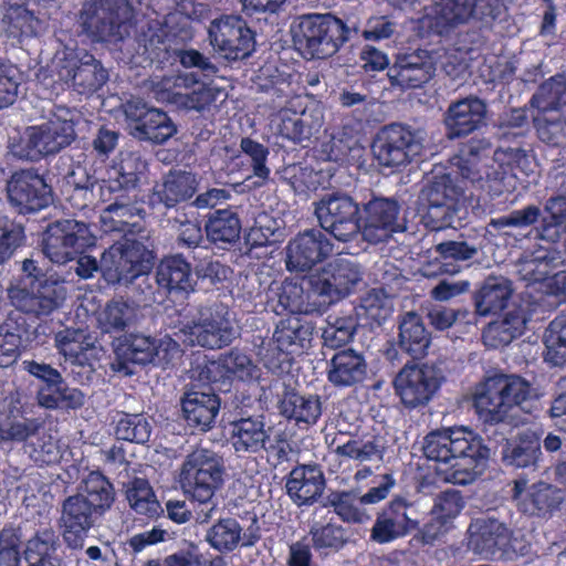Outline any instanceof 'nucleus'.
I'll return each instance as SVG.
<instances>
[{
	"instance_id": "nucleus-1",
	"label": "nucleus",
	"mask_w": 566,
	"mask_h": 566,
	"mask_svg": "<svg viewBox=\"0 0 566 566\" xmlns=\"http://www.w3.org/2000/svg\"><path fill=\"white\" fill-rule=\"evenodd\" d=\"M422 451L436 463L434 470L441 480L458 485L472 483L490 457L483 438L464 427L429 432Z\"/></svg>"
},
{
	"instance_id": "nucleus-2",
	"label": "nucleus",
	"mask_w": 566,
	"mask_h": 566,
	"mask_svg": "<svg viewBox=\"0 0 566 566\" xmlns=\"http://www.w3.org/2000/svg\"><path fill=\"white\" fill-rule=\"evenodd\" d=\"M76 274L90 279L101 269L104 280L112 285H128L139 276L148 274L154 265V253L138 240L114 243L104 251L98 264L90 255H77Z\"/></svg>"
},
{
	"instance_id": "nucleus-3",
	"label": "nucleus",
	"mask_w": 566,
	"mask_h": 566,
	"mask_svg": "<svg viewBox=\"0 0 566 566\" xmlns=\"http://www.w3.org/2000/svg\"><path fill=\"white\" fill-rule=\"evenodd\" d=\"M532 385L520 375L497 373L478 384L473 408L485 424L506 422L512 411L532 396Z\"/></svg>"
},
{
	"instance_id": "nucleus-4",
	"label": "nucleus",
	"mask_w": 566,
	"mask_h": 566,
	"mask_svg": "<svg viewBox=\"0 0 566 566\" xmlns=\"http://www.w3.org/2000/svg\"><path fill=\"white\" fill-rule=\"evenodd\" d=\"M452 160L462 179L481 191L480 197L494 200L510 191L506 171L496 168L489 139L472 137L462 143Z\"/></svg>"
},
{
	"instance_id": "nucleus-5",
	"label": "nucleus",
	"mask_w": 566,
	"mask_h": 566,
	"mask_svg": "<svg viewBox=\"0 0 566 566\" xmlns=\"http://www.w3.org/2000/svg\"><path fill=\"white\" fill-rule=\"evenodd\" d=\"M545 216L535 228L536 238L548 243L538 245L526 262L527 274L535 282L553 276L563 262L557 244L566 235V195L551 197L544 207Z\"/></svg>"
},
{
	"instance_id": "nucleus-6",
	"label": "nucleus",
	"mask_w": 566,
	"mask_h": 566,
	"mask_svg": "<svg viewBox=\"0 0 566 566\" xmlns=\"http://www.w3.org/2000/svg\"><path fill=\"white\" fill-rule=\"evenodd\" d=\"M292 31L294 44L307 59L332 56L349 36L346 23L331 13L303 15Z\"/></svg>"
},
{
	"instance_id": "nucleus-7",
	"label": "nucleus",
	"mask_w": 566,
	"mask_h": 566,
	"mask_svg": "<svg viewBox=\"0 0 566 566\" xmlns=\"http://www.w3.org/2000/svg\"><path fill=\"white\" fill-rule=\"evenodd\" d=\"M147 167L140 151H119L107 171L108 178L98 185L99 200L106 203L105 212L123 211L124 216L129 210L133 202L129 192L138 187Z\"/></svg>"
},
{
	"instance_id": "nucleus-8",
	"label": "nucleus",
	"mask_w": 566,
	"mask_h": 566,
	"mask_svg": "<svg viewBox=\"0 0 566 566\" xmlns=\"http://www.w3.org/2000/svg\"><path fill=\"white\" fill-rule=\"evenodd\" d=\"M224 474L222 457L210 449L197 448L186 455L177 481L186 494L208 505L222 486Z\"/></svg>"
},
{
	"instance_id": "nucleus-9",
	"label": "nucleus",
	"mask_w": 566,
	"mask_h": 566,
	"mask_svg": "<svg viewBox=\"0 0 566 566\" xmlns=\"http://www.w3.org/2000/svg\"><path fill=\"white\" fill-rule=\"evenodd\" d=\"M423 142L422 130L407 124L391 123L377 132L371 143V153L379 166L406 167L421 155Z\"/></svg>"
},
{
	"instance_id": "nucleus-10",
	"label": "nucleus",
	"mask_w": 566,
	"mask_h": 566,
	"mask_svg": "<svg viewBox=\"0 0 566 566\" xmlns=\"http://www.w3.org/2000/svg\"><path fill=\"white\" fill-rule=\"evenodd\" d=\"M128 0H88L83 3L78 23L83 33L94 42H113L123 40L122 28L132 17Z\"/></svg>"
},
{
	"instance_id": "nucleus-11",
	"label": "nucleus",
	"mask_w": 566,
	"mask_h": 566,
	"mask_svg": "<svg viewBox=\"0 0 566 566\" xmlns=\"http://www.w3.org/2000/svg\"><path fill=\"white\" fill-rule=\"evenodd\" d=\"M315 334V324L301 315H289L281 318L275 326L273 348L266 350L268 366L284 369L291 366L296 357L305 354L311 347Z\"/></svg>"
},
{
	"instance_id": "nucleus-12",
	"label": "nucleus",
	"mask_w": 566,
	"mask_h": 566,
	"mask_svg": "<svg viewBox=\"0 0 566 566\" xmlns=\"http://www.w3.org/2000/svg\"><path fill=\"white\" fill-rule=\"evenodd\" d=\"M321 228L340 242L353 240L360 231V205L349 195L332 191L314 202Z\"/></svg>"
},
{
	"instance_id": "nucleus-13",
	"label": "nucleus",
	"mask_w": 566,
	"mask_h": 566,
	"mask_svg": "<svg viewBox=\"0 0 566 566\" xmlns=\"http://www.w3.org/2000/svg\"><path fill=\"white\" fill-rule=\"evenodd\" d=\"M94 245L95 237L86 223L65 219L48 226L43 235L42 251L51 262L65 264Z\"/></svg>"
},
{
	"instance_id": "nucleus-14",
	"label": "nucleus",
	"mask_w": 566,
	"mask_h": 566,
	"mask_svg": "<svg viewBox=\"0 0 566 566\" xmlns=\"http://www.w3.org/2000/svg\"><path fill=\"white\" fill-rule=\"evenodd\" d=\"M443 381L441 370L429 364H406L396 375L392 385L401 405L413 410L427 406Z\"/></svg>"
},
{
	"instance_id": "nucleus-15",
	"label": "nucleus",
	"mask_w": 566,
	"mask_h": 566,
	"mask_svg": "<svg viewBox=\"0 0 566 566\" xmlns=\"http://www.w3.org/2000/svg\"><path fill=\"white\" fill-rule=\"evenodd\" d=\"M401 205L395 198L373 195L360 207V231L365 241L378 244L406 230Z\"/></svg>"
},
{
	"instance_id": "nucleus-16",
	"label": "nucleus",
	"mask_w": 566,
	"mask_h": 566,
	"mask_svg": "<svg viewBox=\"0 0 566 566\" xmlns=\"http://www.w3.org/2000/svg\"><path fill=\"white\" fill-rule=\"evenodd\" d=\"M9 297L15 308L41 318L50 316L63 305L66 300V287L57 280L33 279L24 286L10 289Z\"/></svg>"
},
{
	"instance_id": "nucleus-17",
	"label": "nucleus",
	"mask_w": 566,
	"mask_h": 566,
	"mask_svg": "<svg viewBox=\"0 0 566 566\" xmlns=\"http://www.w3.org/2000/svg\"><path fill=\"white\" fill-rule=\"evenodd\" d=\"M75 137L73 120L50 119L42 125L27 129L18 156L30 161H39L43 157L56 154L70 146Z\"/></svg>"
},
{
	"instance_id": "nucleus-18",
	"label": "nucleus",
	"mask_w": 566,
	"mask_h": 566,
	"mask_svg": "<svg viewBox=\"0 0 566 566\" xmlns=\"http://www.w3.org/2000/svg\"><path fill=\"white\" fill-rule=\"evenodd\" d=\"M211 45L229 61L244 60L255 49V32L240 15H222L211 22Z\"/></svg>"
},
{
	"instance_id": "nucleus-19",
	"label": "nucleus",
	"mask_w": 566,
	"mask_h": 566,
	"mask_svg": "<svg viewBox=\"0 0 566 566\" xmlns=\"http://www.w3.org/2000/svg\"><path fill=\"white\" fill-rule=\"evenodd\" d=\"M229 314V307L221 302L201 306L198 319L186 324L184 331L195 337L192 343L209 349H220L229 346L235 337Z\"/></svg>"
},
{
	"instance_id": "nucleus-20",
	"label": "nucleus",
	"mask_w": 566,
	"mask_h": 566,
	"mask_svg": "<svg viewBox=\"0 0 566 566\" xmlns=\"http://www.w3.org/2000/svg\"><path fill=\"white\" fill-rule=\"evenodd\" d=\"M265 401L275 403L280 415L297 424L314 426L322 416V400L318 395L303 396L280 379L272 380L263 388Z\"/></svg>"
},
{
	"instance_id": "nucleus-21",
	"label": "nucleus",
	"mask_w": 566,
	"mask_h": 566,
	"mask_svg": "<svg viewBox=\"0 0 566 566\" xmlns=\"http://www.w3.org/2000/svg\"><path fill=\"white\" fill-rule=\"evenodd\" d=\"M124 112L132 135L139 140L163 145L177 133L168 113L142 101L127 102Z\"/></svg>"
},
{
	"instance_id": "nucleus-22",
	"label": "nucleus",
	"mask_w": 566,
	"mask_h": 566,
	"mask_svg": "<svg viewBox=\"0 0 566 566\" xmlns=\"http://www.w3.org/2000/svg\"><path fill=\"white\" fill-rule=\"evenodd\" d=\"M59 77L78 94H93L108 80V72L92 53L71 52L59 66Z\"/></svg>"
},
{
	"instance_id": "nucleus-23",
	"label": "nucleus",
	"mask_w": 566,
	"mask_h": 566,
	"mask_svg": "<svg viewBox=\"0 0 566 566\" xmlns=\"http://www.w3.org/2000/svg\"><path fill=\"white\" fill-rule=\"evenodd\" d=\"M7 193L21 213L41 211L52 202V188L34 169L14 171L8 180Z\"/></svg>"
},
{
	"instance_id": "nucleus-24",
	"label": "nucleus",
	"mask_w": 566,
	"mask_h": 566,
	"mask_svg": "<svg viewBox=\"0 0 566 566\" xmlns=\"http://www.w3.org/2000/svg\"><path fill=\"white\" fill-rule=\"evenodd\" d=\"M411 506V502L401 495H396L387 502L376 514V520L370 528V541L384 545L415 532L418 528V520L408 515Z\"/></svg>"
},
{
	"instance_id": "nucleus-25",
	"label": "nucleus",
	"mask_w": 566,
	"mask_h": 566,
	"mask_svg": "<svg viewBox=\"0 0 566 566\" xmlns=\"http://www.w3.org/2000/svg\"><path fill=\"white\" fill-rule=\"evenodd\" d=\"M102 516L82 495L67 496L62 502L59 518L62 537L66 546L71 549H82L90 530Z\"/></svg>"
},
{
	"instance_id": "nucleus-26",
	"label": "nucleus",
	"mask_w": 566,
	"mask_h": 566,
	"mask_svg": "<svg viewBox=\"0 0 566 566\" xmlns=\"http://www.w3.org/2000/svg\"><path fill=\"white\" fill-rule=\"evenodd\" d=\"M333 251L331 240L317 229L297 233L286 245V269L290 272H306L324 262Z\"/></svg>"
},
{
	"instance_id": "nucleus-27",
	"label": "nucleus",
	"mask_w": 566,
	"mask_h": 566,
	"mask_svg": "<svg viewBox=\"0 0 566 566\" xmlns=\"http://www.w3.org/2000/svg\"><path fill=\"white\" fill-rule=\"evenodd\" d=\"M360 280L361 273L356 264L336 259L311 279V285L317 295L328 297L332 303L350 294Z\"/></svg>"
},
{
	"instance_id": "nucleus-28",
	"label": "nucleus",
	"mask_w": 566,
	"mask_h": 566,
	"mask_svg": "<svg viewBox=\"0 0 566 566\" xmlns=\"http://www.w3.org/2000/svg\"><path fill=\"white\" fill-rule=\"evenodd\" d=\"M459 191L452 184L449 175L434 177L426 189L428 201V224L432 230L439 231L453 228L457 213Z\"/></svg>"
},
{
	"instance_id": "nucleus-29",
	"label": "nucleus",
	"mask_w": 566,
	"mask_h": 566,
	"mask_svg": "<svg viewBox=\"0 0 566 566\" xmlns=\"http://www.w3.org/2000/svg\"><path fill=\"white\" fill-rule=\"evenodd\" d=\"M436 62L428 50L418 49L400 54L389 67L388 76L394 86L402 90L422 87L434 75Z\"/></svg>"
},
{
	"instance_id": "nucleus-30",
	"label": "nucleus",
	"mask_w": 566,
	"mask_h": 566,
	"mask_svg": "<svg viewBox=\"0 0 566 566\" xmlns=\"http://www.w3.org/2000/svg\"><path fill=\"white\" fill-rule=\"evenodd\" d=\"M30 0H7L2 17V29L8 39L21 44L39 36L46 27L44 19L35 12Z\"/></svg>"
},
{
	"instance_id": "nucleus-31",
	"label": "nucleus",
	"mask_w": 566,
	"mask_h": 566,
	"mask_svg": "<svg viewBox=\"0 0 566 566\" xmlns=\"http://www.w3.org/2000/svg\"><path fill=\"white\" fill-rule=\"evenodd\" d=\"M221 400L211 387L201 390L190 386L180 398V407L187 424L196 430H210L220 411Z\"/></svg>"
},
{
	"instance_id": "nucleus-32",
	"label": "nucleus",
	"mask_w": 566,
	"mask_h": 566,
	"mask_svg": "<svg viewBox=\"0 0 566 566\" xmlns=\"http://www.w3.org/2000/svg\"><path fill=\"white\" fill-rule=\"evenodd\" d=\"M525 478L514 481L513 500L517 502L518 510L524 514L544 516L557 510L563 501L560 491L552 484L537 482L527 486Z\"/></svg>"
},
{
	"instance_id": "nucleus-33",
	"label": "nucleus",
	"mask_w": 566,
	"mask_h": 566,
	"mask_svg": "<svg viewBox=\"0 0 566 566\" xmlns=\"http://www.w3.org/2000/svg\"><path fill=\"white\" fill-rule=\"evenodd\" d=\"M326 485L324 472L317 463L295 465L286 476V494L297 506H310L322 496Z\"/></svg>"
},
{
	"instance_id": "nucleus-34",
	"label": "nucleus",
	"mask_w": 566,
	"mask_h": 566,
	"mask_svg": "<svg viewBox=\"0 0 566 566\" xmlns=\"http://www.w3.org/2000/svg\"><path fill=\"white\" fill-rule=\"evenodd\" d=\"M467 533L468 546L474 553L486 557L503 553L510 546L511 532L495 518H474Z\"/></svg>"
},
{
	"instance_id": "nucleus-35",
	"label": "nucleus",
	"mask_w": 566,
	"mask_h": 566,
	"mask_svg": "<svg viewBox=\"0 0 566 566\" xmlns=\"http://www.w3.org/2000/svg\"><path fill=\"white\" fill-rule=\"evenodd\" d=\"M485 116L486 104L479 97L451 103L443 119L447 136L454 139L473 133L483 125Z\"/></svg>"
},
{
	"instance_id": "nucleus-36",
	"label": "nucleus",
	"mask_w": 566,
	"mask_h": 566,
	"mask_svg": "<svg viewBox=\"0 0 566 566\" xmlns=\"http://www.w3.org/2000/svg\"><path fill=\"white\" fill-rule=\"evenodd\" d=\"M472 0H440L432 8L431 14L421 19L422 27L430 33L444 36L455 28L467 23L473 14Z\"/></svg>"
},
{
	"instance_id": "nucleus-37",
	"label": "nucleus",
	"mask_w": 566,
	"mask_h": 566,
	"mask_svg": "<svg viewBox=\"0 0 566 566\" xmlns=\"http://www.w3.org/2000/svg\"><path fill=\"white\" fill-rule=\"evenodd\" d=\"M513 291L509 279L489 275L472 295L476 315L486 317L500 314L506 308Z\"/></svg>"
},
{
	"instance_id": "nucleus-38",
	"label": "nucleus",
	"mask_w": 566,
	"mask_h": 566,
	"mask_svg": "<svg viewBox=\"0 0 566 566\" xmlns=\"http://www.w3.org/2000/svg\"><path fill=\"white\" fill-rule=\"evenodd\" d=\"M541 455V437L531 430L507 440L502 449L503 464L514 470L536 471Z\"/></svg>"
},
{
	"instance_id": "nucleus-39",
	"label": "nucleus",
	"mask_w": 566,
	"mask_h": 566,
	"mask_svg": "<svg viewBox=\"0 0 566 566\" xmlns=\"http://www.w3.org/2000/svg\"><path fill=\"white\" fill-rule=\"evenodd\" d=\"M367 375L365 357L354 349H343L334 354L329 361L328 380L337 387H350L361 382Z\"/></svg>"
},
{
	"instance_id": "nucleus-40",
	"label": "nucleus",
	"mask_w": 566,
	"mask_h": 566,
	"mask_svg": "<svg viewBox=\"0 0 566 566\" xmlns=\"http://www.w3.org/2000/svg\"><path fill=\"white\" fill-rule=\"evenodd\" d=\"M196 192V180L190 172L170 171L163 182L156 184L151 193V202L163 203L166 208H174L187 201Z\"/></svg>"
},
{
	"instance_id": "nucleus-41",
	"label": "nucleus",
	"mask_w": 566,
	"mask_h": 566,
	"mask_svg": "<svg viewBox=\"0 0 566 566\" xmlns=\"http://www.w3.org/2000/svg\"><path fill=\"white\" fill-rule=\"evenodd\" d=\"M431 344V335L416 312L406 313L399 323L398 345L413 359L423 358Z\"/></svg>"
},
{
	"instance_id": "nucleus-42",
	"label": "nucleus",
	"mask_w": 566,
	"mask_h": 566,
	"mask_svg": "<svg viewBox=\"0 0 566 566\" xmlns=\"http://www.w3.org/2000/svg\"><path fill=\"white\" fill-rule=\"evenodd\" d=\"M157 284L168 292H189L193 290L191 264L181 255L164 258L156 270Z\"/></svg>"
},
{
	"instance_id": "nucleus-43",
	"label": "nucleus",
	"mask_w": 566,
	"mask_h": 566,
	"mask_svg": "<svg viewBox=\"0 0 566 566\" xmlns=\"http://www.w3.org/2000/svg\"><path fill=\"white\" fill-rule=\"evenodd\" d=\"M207 238L221 249H229L240 239L241 220L230 208L217 209L209 213L205 224Z\"/></svg>"
},
{
	"instance_id": "nucleus-44",
	"label": "nucleus",
	"mask_w": 566,
	"mask_h": 566,
	"mask_svg": "<svg viewBox=\"0 0 566 566\" xmlns=\"http://www.w3.org/2000/svg\"><path fill=\"white\" fill-rule=\"evenodd\" d=\"M261 75L265 83L262 87L280 99L287 101L297 96L304 87L302 86V75L293 66L282 63L280 65H266L261 69Z\"/></svg>"
},
{
	"instance_id": "nucleus-45",
	"label": "nucleus",
	"mask_w": 566,
	"mask_h": 566,
	"mask_svg": "<svg viewBox=\"0 0 566 566\" xmlns=\"http://www.w3.org/2000/svg\"><path fill=\"white\" fill-rule=\"evenodd\" d=\"M308 534L311 546L321 557L339 552L349 541L348 531L333 518L314 522Z\"/></svg>"
},
{
	"instance_id": "nucleus-46",
	"label": "nucleus",
	"mask_w": 566,
	"mask_h": 566,
	"mask_svg": "<svg viewBox=\"0 0 566 566\" xmlns=\"http://www.w3.org/2000/svg\"><path fill=\"white\" fill-rule=\"evenodd\" d=\"M268 439L262 420L249 417L231 422L230 441L237 453H258L264 449Z\"/></svg>"
},
{
	"instance_id": "nucleus-47",
	"label": "nucleus",
	"mask_w": 566,
	"mask_h": 566,
	"mask_svg": "<svg viewBox=\"0 0 566 566\" xmlns=\"http://www.w3.org/2000/svg\"><path fill=\"white\" fill-rule=\"evenodd\" d=\"M434 252L437 254L436 261L439 263L437 264L438 269H432L436 264H428L423 269L424 276L430 277L438 274H454L459 272V266L450 261H469L478 253V249L465 241L448 240L436 244Z\"/></svg>"
},
{
	"instance_id": "nucleus-48",
	"label": "nucleus",
	"mask_w": 566,
	"mask_h": 566,
	"mask_svg": "<svg viewBox=\"0 0 566 566\" xmlns=\"http://www.w3.org/2000/svg\"><path fill=\"white\" fill-rule=\"evenodd\" d=\"M36 400L41 407L49 410H75L84 405V394L77 388H70L62 376L51 384L40 385Z\"/></svg>"
},
{
	"instance_id": "nucleus-49",
	"label": "nucleus",
	"mask_w": 566,
	"mask_h": 566,
	"mask_svg": "<svg viewBox=\"0 0 566 566\" xmlns=\"http://www.w3.org/2000/svg\"><path fill=\"white\" fill-rule=\"evenodd\" d=\"M528 106L535 111L566 114V74L556 73L541 83Z\"/></svg>"
},
{
	"instance_id": "nucleus-50",
	"label": "nucleus",
	"mask_w": 566,
	"mask_h": 566,
	"mask_svg": "<svg viewBox=\"0 0 566 566\" xmlns=\"http://www.w3.org/2000/svg\"><path fill=\"white\" fill-rule=\"evenodd\" d=\"M115 354L122 365H147L156 358V338L139 333L125 334L117 339Z\"/></svg>"
},
{
	"instance_id": "nucleus-51",
	"label": "nucleus",
	"mask_w": 566,
	"mask_h": 566,
	"mask_svg": "<svg viewBox=\"0 0 566 566\" xmlns=\"http://www.w3.org/2000/svg\"><path fill=\"white\" fill-rule=\"evenodd\" d=\"M104 515L115 502L116 492L114 484L101 471H90L82 481V492L76 493Z\"/></svg>"
},
{
	"instance_id": "nucleus-52",
	"label": "nucleus",
	"mask_w": 566,
	"mask_h": 566,
	"mask_svg": "<svg viewBox=\"0 0 566 566\" xmlns=\"http://www.w3.org/2000/svg\"><path fill=\"white\" fill-rule=\"evenodd\" d=\"M41 426L35 418H25L21 408L9 407L0 410L1 440L24 442L36 434Z\"/></svg>"
},
{
	"instance_id": "nucleus-53",
	"label": "nucleus",
	"mask_w": 566,
	"mask_h": 566,
	"mask_svg": "<svg viewBox=\"0 0 566 566\" xmlns=\"http://www.w3.org/2000/svg\"><path fill=\"white\" fill-rule=\"evenodd\" d=\"M126 499L136 514L147 518H156L164 512L147 479L135 476L127 485Z\"/></svg>"
},
{
	"instance_id": "nucleus-54",
	"label": "nucleus",
	"mask_w": 566,
	"mask_h": 566,
	"mask_svg": "<svg viewBox=\"0 0 566 566\" xmlns=\"http://www.w3.org/2000/svg\"><path fill=\"white\" fill-rule=\"evenodd\" d=\"M55 346L59 352L72 363L84 366L86 352L93 348L90 333L83 328H64L55 334Z\"/></svg>"
},
{
	"instance_id": "nucleus-55",
	"label": "nucleus",
	"mask_w": 566,
	"mask_h": 566,
	"mask_svg": "<svg viewBox=\"0 0 566 566\" xmlns=\"http://www.w3.org/2000/svg\"><path fill=\"white\" fill-rule=\"evenodd\" d=\"M243 528L234 517L219 518L206 533L207 543L221 554L232 553L241 543Z\"/></svg>"
},
{
	"instance_id": "nucleus-56",
	"label": "nucleus",
	"mask_w": 566,
	"mask_h": 566,
	"mask_svg": "<svg viewBox=\"0 0 566 566\" xmlns=\"http://www.w3.org/2000/svg\"><path fill=\"white\" fill-rule=\"evenodd\" d=\"M538 138L553 147L560 146L566 138V114L536 111L532 117Z\"/></svg>"
},
{
	"instance_id": "nucleus-57",
	"label": "nucleus",
	"mask_w": 566,
	"mask_h": 566,
	"mask_svg": "<svg viewBox=\"0 0 566 566\" xmlns=\"http://www.w3.org/2000/svg\"><path fill=\"white\" fill-rule=\"evenodd\" d=\"M195 84L196 77L193 75L165 76L155 84L154 93L159 102L182 107L187 93Z\"/></svg>"
},
{
	"instance_id": "nucleus-58",
	"label": "nucleus",
	"mask_w": 566,
	"mask_h": 566,
	"mask_svg": "<svg viewBox=\"0 0 566 566\" xmlns=\"http://www.w3.org/2000/svg\"><path fill=\"white\" fill-rule=\"evenodd\" d=\"M329 504L343 522L363 524L370 518L368 512L361 507L364 504L360 502L359 495L353 491L332 493Z\"/></svg>"
},
{
	"instance_id": "nucleus-59",
	"label": "nucleus",
	"mask_w": 566,
	"mask_h": 566,
	"mask_svg": "<svg viewBox=\"0 0 566 566\" xmlns=\"http://www.w3.org/2000/svg\"><path fill=\"white\" fill-rule=\"evenodd\" d=\"M357 313L369 324L381 325L392 313V301L384 289H373L360 298Z\"/></svg>"
},
{
	"instance_id": "nucleus-60",
	"label": "nucleus",
	"mask_w": 566,
	"mask_h": 566,
	"mask_svg": "<svg viewBox=\"0 0 566 566\" xmlns=\"http://www.w3.org/2000/svg\"><path fill=\"white\" fill-rule=\"evenodd\" d=\"M275 295L276 305L273 310L277 315H301L308 311L307 295L297 283L284 282Z\"/></svg>"
},
{
	"instance_id": "nucleus-61",
	"label": "nucleus",
	"mask_w": 566,
	"mask_h": 566,
	"mask_svg": "<svg viewBox=\"0 0 566 566\" xmlns=\"http://www.w3.org/2000/svg\"><path fill=\"white\" fill-rule=\"evenodd\" d=\"M151 428L142 413L120 412L115 424L118 440L133 443H145L149 440Z\"/></svg>"
},
{
	"instance_id": "nucleus-62",
	"label": "nucleus",
	"mask_w": 566,
	"mask_h": 566,
	"mask_svg": "<svg viewBox=\"0 0 566 566\" xmlns=\"http://www.w3.org/2000/svg\"><path fill=\"white\" fill-rule=\"evenodd\" d=\"M136 315L135 307L123 297L111 300L104 307L99 322L106 333L124 331Z\"/></svg>"
},
{
	"instance_id": "nucleus-63",
	"label": "nucleus",
	"mask_w": 566,
	"mask_h": 566,
	"mask_svg": "<svg viewBox=\"0 0 566 566\" xmlns=\"http://www.w3.org/2000/svg\"><path fill=\"white\" fill-rule=\"evenodd\" d=\"M546 360L554 365L566 363V315H557L546 328L544 335Z\"/></svg>"
},
{
	"instance_id": "nucleus-64",
	"label": "nucleus",
	"mask_w": 566,
	"mask_h": 566,
	"mask_svg": "<svg viewBox=\"0 0 566 566\" xmlns=\"http://www.w3.org/2000/svg\"><path fill=\"white\" fill-rule=\"evenodd\" d=\"M524 325L525 321L517 316L491 323L483 332L484 343L494 348L506 346L523 334Z\"/></svg>"
}]
</instances>
